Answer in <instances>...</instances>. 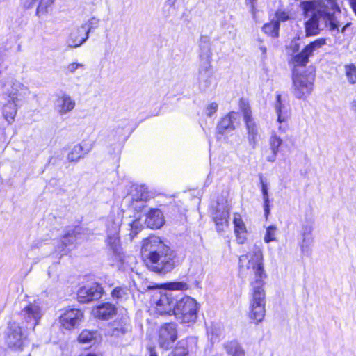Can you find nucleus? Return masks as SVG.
<instances>
[{"label":"nucleus","instance_id":"f257e3e1","mask_svg":"<svg viewBox=\"0 0 356 356\" xmlns=\"http://www.w3.org/2000/svg\"><path fill=\"white\" fill-rule=\"evenodd\" d=\"M141 250L145 264L151 271L166 274L175 268L176 253L159 236H150L145 239Z\"/></svg>","mask_w":356,"mask_h":356},{"label":"nucleus","instance_id":"f03ea898","mask_svg":"<svg viewBox=\"0 0 356 356\" xmlns=\"http://www.w3.org/2000/svg\"><path fill=\"white\" fill-rule=\"evenodd\" d=\"M0 88L6 102L3 104L2 114L8 124H12L17 113L19 102L30 94L29 88L13 76L0 81Z\"/></svg>","mask_w":356,"mask_h":356},{"label":"nucleus","instance_id":"7ed1b4c3","mask_svg":"<svg viewBox=\"0 0 356 356\" xmlns=\"http://www.w3.org/2000/svg\"><path fill=\"white\" fill-rule=\"evenodd\" d=\"M239 274L242 277L253 275L251 280L252 286H264V279L266 277L263 264V255L261 250L257 247L239 257Z\"/></svg>","mask_w":356,"mask_h":356},{"label":"nucleus","instance_id":"20e7f679","mask_svg":"<svg viewBox=\"0 0 356 356\" xmlns=\"http://www.w3.org/2000/svg\"><path fill=\"white\" fill-rule=\"evenodd\" d=\"M337 13V11H324L323 9L320 8L315 14H312L309 19L305 22L306 35H316L324 28H328L330 31L339 32Z\"/></svg>","mask_w":356,"mask_h":356},{"label":"nucleus","instance_id":"39448f33","mask_svg":"<svg viewBox=\"0 0 356 356\" xmlns=\"http://www.w3.org/2000/svg\"><path fill=\"white\" fill-rule=\"evenodd\" d=\"M122 222V213L120 211L111 212L106 221V243L113 253L120 256L121 246L120 244L119 232Z\"/></svg>","mask_w":356,"mask_h":356},{"label":"nucleus","instance_id":"423d86ee","mask_svg":"<svg viewBox=\"0 0 356 356\" xmlns=\"http://www.w3.org/2000/svg\"><path fill=\"white\" fill-rule=\"evenodd\" d=\"M197 302L190 296L176 300L172 314L181 323H193L197 319Z\"/></svg>","mask_w":356,"mask_h":356},{"label":"nucleus","instance_id":"0eeeda50","mask_svg":"<svg viewBox=\"0 0 356 356\" xmlns=\"http://www.w3.org/2000/svg\"><path fill=\"white\" fill-rule=\"evenodd\" d=\"M292 92L299 99H305L312 92L315 76L312 72L302 73L293 70Z\"/></svg>","mask_w":356,"mask_h":356},{"label":"nucleus","instance_id":"6e6552de","mask_svg":"<svg viewBox=\"0 0 356 356\" xmlns=\"http://www.w3.org/2000/svg\"><path fill=\"white\" fill-rule=\"evenodd\" d=\"M177 295L170 290L157 291L153 296V302L156 312L161 314H172L176 304Z\"/></svg>","mask_w":356,"mask_h":356},{"label":"nucleus","instance_id":"1a4fd4ad","mask_svg":"<svg viewBox=\"0 0 356 356\" xmlns=\"http://www.w3.org/2000/svg\"><path fill=\"white\" fill-rule=\"evenodd\" d=\"M252 287V299L250 304V318L257 323L263 321L265 316V291L264 286Z\"/></svg>","mask_w":356,"mask_h":356},{"label":"nucleus","instance_id":"9d476101","mask_svg":"<svg viewBox=\"0 0 356 356\" xmlns=\"http://www.w3.org/2000/svg\"><path fill=\"white\" fill-rule=\"evenodd\" d=\"M325 44L323 38L316 39L306 45L299 53L296 54L292 58L293 70L300 72V67H305L309 63V58L314 55V52Z\"/></svg>","mask_w":356,"mask_h":356},{"label":"nucleus","instance_id":"9b49d317","mask_svg":"<svg viewBox=\"0 0 356 356\" xmlns=\"http://www.w3.org/2000/svg\"><path fill=\"white\" fill-rule=\"evenodd\" d=\"M325 44L323 38L316 39L306 45L299 53L296 54L292 58L293 70L300 72V67H305L309 63V58L314 55V52Z\"/></svg>","mask_w":356,"mask_h":356},{"label":"nucleus","instance_id":"f8f14e48","mask_svg":"<svg viewBox=\"0 0 356 356\" xmlns=\"http://www.w3.org/2000/svg\"><path fill=\"white\" fill-rule=\"evenodd\" d=\"M177 339V330L175 323H165L160 327L158 342L161 348L166 350L172 348Z\"/></svg>","mask_w":356,"mask_h":356},{"label":"nucleus","instance_id":"ddd939ff","mask_svg":"<svg viewBox=\"0 0 356 356\" xmlns=\"http://www.w3.org/2000/svg\"><path fill=\"white\" fill-rule=\"evenodd\" d=\"M200 67V74L207 72L211 67V42L208 36L201 35L199 41Z\"/></svg>","mask_w":356,"mask_h":356},{"label":"nucleus","instance_id":"4468645a","mask_svg":"<svg viewBox=\"0 0 356 356\" xmlns=\"http://www.w3.org/2000/svg\"><path fill=\"white\" fill-rule=\"evenodd\" d=\"M131 331V325L129 318L127 316H122L110 323L107 333L111 337L121 338L129 334Z\"/></svg>","mask_w":356,"mask_h":356},{"label":"nucleus","instance_id":"2eb2a0df","mask_svg":"<svg viewBox=\"0 0 356 356\" xmlns=\"http://www.w3.org/2000/svg\"><path fill=\"white\" fill-rule=\"evenodd\" d=\"M24 320L30 324V328L34 330L42 316L40 304L38 301L29 303L20 312Z\"/></svg>","mask_w":356,"mask_h":356},{"label":"nucleus","instance_id":"dca6fc26","mask_svg":"<svg viewBox=\"0 0 356 356\" xmlns=\"http://www.w3.org/2000/svg\"><path fill=\"white\" fill-rule=\"evenodd\" d=\"M103 289L99 284L92 283L81 287L77 296L79 302L86 303L100 298Z\"/></svg>","mask_w":356,"mask_h":356},{"label":"nucleus","instance_id":"f3484780","mask_svg":"<svg viewBox=\"0 0 356 356\" xmlns=\"http://www.w3.org/2000/svg\"><path fill=\"white\" fill-rule=\"evenodd\" d=\"M82 317L83 313L81 310L70 308L60 314L59 321L65 329L70 330L79 324Z\"/></svg>","mask_w":356,"mask_h":356},{"label":"nucleus","instance_id":"a211bd4d","mask_svg":"<svg viewBox=\"0 0 356 356\" xmlns=\"http://www.w3.org/2000/svg\"><path fill=\"white\" fill-rule=\"evenodd\" d=\"M23 334L21 327L16 323L9 324V331L7 337V343L11 348L22 350Z\"/></svg>","mask_w":356,"mask_h":356},{"label":"nucleus","instance_id":"6ab92c4d","mask_svg":"<svg viewBox=\"0 0 356 356\" xmlns=\"http://www.w3.org/2000/svg\"><path fill=\"white\" fill-rule=\"evenodd\" d=\"M313 227L311 224H304L301 229L302 241L300 243L301 252L304 256L310 257L312 254V245L314 242L312 236Z\"/></svg>","mask_w":356,"mask_h":356},{"label":"nucleus","instance_id":"aec40b11","mask_svg":"<svg viewBox=\"0 0 356 356\" xmlns=\"http://www.w3.org/2000/svg\"><path fill=\"white\" fill-rule=\"evenodd\" d=\"M244 122L247 131L248 143L253 149H254L258 142L257 138L259 136V126L252 117L245 119Z\"/></svg>","mask_w":356,"mask_h":356},{"label":"nucleus","instance_id":"412c9836","mask_svg":"<svg viewBox=\"0 0 356 356\" xmlns=\"http://www.w3.org/2000/svg\"><path fill=\"white\" fill-rule=\"evenodd\" d=\"M85 231L87 230L79 226L69 229L63 237L61 241L62 249L58 250L59 252L61 253L63 252L62 254H65V252L64 248L72 245L77 239L81 238L80 236L81 234H85Z\"/></svg>","mask_w":356,"mask_h":356},{"label":"nucleus","instance_id":"4be33fe9","mask_svg":"<svg viewBox=\"0 0 356 356\" xmlns=\"http://www.w3.org/2000/svg\"><path fill=\"white\" fill-rule=\"evenodd\" d=\"M116 307L110 302L102 303L92 309V314L95 318L107 320L116 314Z\"/></svg>","mask_w":356,"mask_h":356},{"label":"nucleus","instance_id":"5701e85b","mask_svg":"<svg viewBox=\"0 0 356 356\" xmlns=\"http://www.w3.org/2000/svg\"><path fill=\"white\" fill-rule=\"evenodd\" d=\"M239 113L231 111L221 119L217 125V131L220 134H224L226 131L234 130V123L238 120Z\"/></svg>","mask_w":356,"mask_h":356},{"label":"nucleus","instance_id":"b1692460","mask_svg":"<svg viewBox=\"0 0 356 356\" xmlns=\"http://www.w3.org/2000/svg\"><path fill=\"white\" fill-rule=\"evenodd\" d=\"M164 216L159 209H151L146 215L145 223L152 229H158L164 224Z\"/></svg>","mask_w":356,"mask_h":356},{"label":"nucleus","instance_id":"393cba45","mask_svg":"<svg viewBox=\"0 0 356 356\" xmlns=\"http://www.w3.org/2000/svg\"><path fill=\"white\" fill-rule=\"evenodd\" d=\"M75 106V101L69 95L63 94L56 99L55 109L60 115H65L72 111Z\"/></svg>","mask_w":356,"mask_h":356},{"label":"nucleus","instance_id":"a878e982","mask_svg":"<svg viewBox=\"0 0 356 356\" xmlns=\"http://www.w3.org/2000/svg\"><path fill=\"white\" fill-rule=\"evenodd\" d=\"M88 36L86 29L81 25L70 33L68 44L71 47H78L88 40Z\"/></svg>","mask_w":356,"mask_h":356},{"label":"nucleus","instance_id":"bb28decb","mask_svg":"<svg viewBox=\"0 0 356 356\" xmlns=\"http://www.w3.org/2000/svg\"><path fill=\"white\" fill-rule=\"evenodd\" d=\"M223 350L227 356H245V351L237 340H231L222 344Z\"/></svg>","mask_w":356,"mask_h":356},{"label":"nucleus","instance_id":"cd10ccee","mask_svg":"<svg viewBox=\"0 0 356 356\" xmlns=\"http://www.w3.org/2000/svg\"><path fill=\"white\" fill-rule=\"evenodd\" d=\"M282 143V139L276 134L273 133L271 134L269 138V146L271 154L266 157V160L268 162L273 163L276 161L277 156L279 152V149Z\"/></svg>","mask_w":356,"mask_h":356},{"label":"nucleus","instance_id":"c85d7f7f","mask_svg":"<svg viewBox=\"0 0 356 356\" xmlns=\"http://www.w3.org/2000/svg\"><path fill=\"white\" fill-rule=\"evenodd\" d=\"M301 7L304 11L305 17L308 15L309 12H313V14H315L317 10L320 8L324 10V11H330V8L326 6L325 5L321 3L318 1H305L301 3Z\"/></svg>","mask_w":356,"mask_h":356},{"label":"nucleus","instance_id":"c756f323","mask_svg":"<svg viewBox=\"0 0 356 356\" xmlns=\"http://www.w3.org/2000/svg\"><path fill=\"white\" fill-rule=\"evenodd\" d=\"M233 223L234 225V232L238 243H243L246 233V227L239 213H234Z\"/></svg>","mask_w":356,"mask_h":356},{"label":"nucleus","instance_id":"7c9ffc66","mask_svg":"<svg viewBox=\"0 0 356 356\" xmlns=\"http://www.w3.org/2000/svg\"><path fill=\"white\" fill-rule=\"evenodd\" d=\"M275 108L277 115V122L280 124L285 122L289 117V115L286 106L282 103L281 95L278 94L276 96Z\"/></svg>","mask_w":356,"mask_h":356},{"label":"nucleus","instance_id":"2f4dec72","mask_svg":"<svg viewBox=\"0 0 356 356\" xmlns=\"http://www.w3.org/2000/svg\"><path fill=\"white\" fill-rule=\"evenodd\" d=\"M130 289L127 286H118L115 287L112 292L111 296L113 300L118 302H123L129 298Z\"/></svg>","mask_w":356,"mask_h":356},{"label":"nucleus","instance_id":"473e14b6","mask_svg":"<svg viewBox=\"0 0 356 356\" xmlns=\"http://www.w3.org/2000/svg\"><path fill=\"white\" fill-rule=\"evenodd\" d=\"M213 218L218 232L222 231L228 225L229 213L227 211H216Z\"/></svg>","mask_w":356,"mask_h":356},{"label":"nucleus","instance_id":"72a5a7b5","mask_svg":"<svg viewBox=\"0 0 356 356\" xmlns=\"http://www.w3.org/2000/svg\"><path fill=\"white\" fill-rule=\"evenodd\" d=\"M149 197L147 188L144 186H136L130 194L131 201L147 200Z\"/></svg>","mask_w":356,"mask_h":356},{"label":"nucleus","instance_id":"f704fd0d","mask_svg":"<svg viewBox=\"0 0 356 356\" xmlns=\"http://www.w3.org/2000/svg\"><path fill=\"white\" fill-rule=\"evenodd\" d=\"M279 29H280V22L277 21L272 22L270 23H268L264 25L262 30L263 31L273 37L277 38L279 34Z\"/></svg>","mask_w":356,"mask_h":356},{"label":"nucleus","instance_id":"c9c22d12","mask_svg":"<svg viewBox=\"0 0 356 356\" xmlns=\"http://www.w3.org/2000/svg\"><path fill=\"white\" fill-rule=\"evenodd\" d=\"M187 341L182 339L179 341L174 350L168 356H188Z\"/></svg>","mask_w":356,"mask_h":356},{"label":"nucleus","instance_id":"e433bc0d","mask_svg":"<svg viewBox=\"0 0 356 356\" xmlns=\"http://www.w3.org/2000/svg\"><path fill=\"white\" fill-rule=\"evenodd\" d=\"M85 147L83 145H75L72 151L67 155V160L70 162L78 161L83 156V152Z\"/></svg>","mask_w":356,"mask_h":356},{"label":"nucleus","instance_id":"4c0bfd02","mask_svg":"<svg viewBox=\"0 0 356 356\" xmlns=\"http://www.w3.org/2000/svg\"><path fill=\"white\" fill-rule=\"evenodd\" d=\"M344 72L348 83L355 84L356 83V66L353 63L346 64Z\"/></svg>","mask_w":356,"mask_h":356},{"label":"nucleus","instance_id":"58836bf2","mask_svg":"<svg viewBox=\"0 0 356 356\" xmlns=\"http://www.w3.org/2000/svg\"><path fill=\"white\" fill-rule=\"evenodd\" d=\"M260 182L261 184V191H262L263 200H264V212H265V215L267 216L270 213V204H269L268 188H267L266 184L264 182L261 175H260Z\"/></svg>","mask_w":356,"mask_h":356},{"label":"nucleus","instance_id":"ea45409f","mask_svg":"<svg viewBox=\"0 0 356 356\" xmlns=\"http://www.w3.org/2000/svg\"><path fill=\"white\" fill-rule=\"evenodd\" d=\"M143 227V224L141 223L139 218H136L131 223H130V240H132L138 233L142 230Z\"/></svg>","mask_w":356,"mask_h":356},{"label":"nucleus","instance_id":"a19ab883","mask_svg":"<svg viewBox=\"0 0 356 356\" xmlns=\"http://www.w3.org/2000/svg\"><path fill=\"white\" fill-rule=\"evenodd\" d=\"M167 289L170 290L172 292L174 291H186L188 289V285L185 282H173L166 284Z\"/></svg>","mask_w":356,"mask_h":356},{"label":"nucleus","instance_id":"79ce46f5","mask_svg":"<svg viewBox=\"0 0 356 356\" xmlns=\"http://www.w3.org/2000/svg\"><path fill=\"white\" fill-rule=\"evenodd\" d=\"M239 107L243 112L244 120L252 117L250 106L246 100L241 99L239 101Z\"/></svg>","mask_w":356,"mask_h":356},{"label":"nucleus","instance_id":"37998d69","mask_svg":"<svg viewBox=\"0 0 356 356\" xmlns=\"http://www.w3.org/2000/svg\"><path fill=\"white\" fill-rule=\"evenodd\" d=\"M99 19L95 17L90 18L86 22L81 25L86 29V32L89 34L92 29H96L99 26Z\"/></svg>","mask_w":356,"mask_h":356},{"label":"nucleus","instance_id":"c03bdc74","mask_svg":"<svg viewBox=\"0 0 356 356\" xmlns=\"http://www.w3.org/2000/svg\"><path fill=\"white\" fill-rule=\"evenodd\" d=\"M275 231L276 227L273 225H270L266 229V234L264 236L265 242L269 243L275 240Z\"/></svg>","mask_w":356,"mask_h":356},{"label":"nucleus","instance_id":"a18cd8bd","mask_svg":"<svg viewBox=\"0 0 356 356\" xmlns=\"http://www.w3.org/2000/svg\"><path fill=\"white\" fill-rule=\"evenodd\" d=\"M320 1L321 3L325 5L326 6L330 8L332 11H337L338 14L341 13V9L337 2L334 0H317Z\"/></svg>","mask_w":356,"mask_h":356},{"label":"nucleus","instance_id":"49530a36","mask_svg":"<svg viewBox=\"0 0 356 356\" xmlns=\"http://www.w3.org/2000/svg\"><path fill=\"white\" fill-rule=\"evenodd\" d=\"M94 338V333L88 330L83 331L79 337V341L81 343H88Z\"/></svg>","mask_w":356,"mask_h":356},{"label":"nucleus","instance_id":"de8ad7c7","mask_svg":"<svg viewBox=\"0 0 356 356\" xmlns=\"http://www.w3.org/2000/svg\"><path fill=\"white\" fill-rule=\"evenodd\" d=\"M84 65L79 63H72L65 67V74H73L79 67H83Z\"/></svg>","mask_w":356,"mask_h":356},{"label":"nucleus","instance_id":"09e8293b","mask_svg":"<svg viewBox=\"0 0 356 356\" xmlns=\"http://www.w3.org/2000/svg\"><path fill=\"white\" fill-rule=\"evenodd\" d=\"M147 200L131 201V206L137 211H141L146 207Z\"/></svg>","mask_w":356,"mask_h":356},{"label":"nucleus","instance_id":"8fccbe9b","mask_svg":"<svg viewBox=\"0 0 356 356\" xmlns=\"http://www.w3.org/2000/svg\"><path fill=\"white\" fill-rule=\"evenodd\" d=\"M218 104L216 102L209 104L206 108V114L207 116L211 117L218 110Z\"/></svg>","mask_w":356,"mask_h":356},{"label":"nucleus","instance_id":"3c124183","mask_svg":"<svg viewBox=\"0 0 356 356\" xmlns=\"http://www.w3.org/2000/svg\"><path fill=\"white\" fill-rule=\"evenodd\" d=\"M211 341H216L217 340L222 334V330L220 328L218 327H212L211 330Z\"/></svg>","mask_w":356,"mask_h":356},{"label":"nucleus","instance_id":"603ef678","mask_svg":"<svg viewBox=\"0 0 356 356\" xmlns=\"http://www.w3.org/2000/svg\"><path fill=\"white\" fill-rule=\"evenodd\" d=\"M276 17L277 19V22L280 21L285 22L289 19V14L284 11H277L276 13Z\"/></svg>","mask_w":356,"mask_h":356},{"label":"nucleus","instance_id":"864d4df0","mask_svg":"<svg viewBox=\"0 0 356 356\" xmlns=\"http://www.w3.org/2000/svg\"><path fill=\"white\" fill-rule=\"evenodd\" d=\"M80 145H83L85 147V149L83 152V155L90 152L92 150V147H93L92 143H86V142H83Z\"/></svg>","mask_w":356,"mask_h":356},{"label":"nucleus","instance_id":"5fc2aeb1","mask_svg":"<svg viewBox=\"0 0 356 356\" xmlns=\"http://www.w3.org/2000/svg\"><path fill=\"white\" fill-rule=\"evenodd\" d=\"M257 0H246V2L248 4L250 5L251 7V11L252 13H254L255 11V2Z\"/></svg>","mask_w":356,"mask_h":356},{"label":"nucleus","instance_id":"6e6d98bb","mask_svg":"<svg viewBox=\"0 0 356 356\" xmlns=\"http://www.w3.org/2000/svg\"><path fill=\"white\" fill-rule=\"evenodd\" d=\"M350 108L356 115V99H353L350 102Z\"/></svg>","mask_w":356,"mask_h":356},{"label":"nucleus","instance_id":"4d7b16f0","mask_svg":"<svg viewBox=\"0 0 356 356\" xmlns=\"http://www.w3.org/2000/svg\"><path fill=\"white\" fill-rule=\"evenodd\" d=\"M291 46L293 49V54L298 51V50H299V44L298 43H297L296 42H292Z\"/></svg>","mask_w":356,"mask_h":356},{"label":"nucleus","instance_id":"13d9d810","mask_svg":"<svg viewBox=\"0 0 356 356\" xmlns=\"http://www.w3.org/2000/svg\"><path fill=\"white\" fill-rule=\"evenodd\" d=\"M351 8L353 9V13L356 15V0H348Z\"/></svg>","mask_w":356,"mask_h":356},{"label":"nucleus","instance_id":"bf43d9fd","mask_svg":"<svg viewBox=\"0 0 356 356\" xmlns=\"http://www.w3.org/2000/svg\"><path fill=\"white\" fill-rule=\"evenodd\" d=\"M177 0H166L165 4L169 7H172L175 6Z\"/></svg>","mask_w":356,"mask_h":356},{"label":"nucleus","instance_id":"052dcab7","mask_svg":"<svg viewBox=\"0 0 356 356\" xmlns=\"http://www.w3.org/2000/svg\"><path fill=\"white\" fill-rule=\"evenodd\" d=\"M288 127L286 125H280L278 129L282 133H285L287 130Z\"/></svg>","mask_w":356,"mask_h":356},{"label":"nucleus","instance_id":"680f3d73","mask_svg":"<svg viewBox=\"0 0 356 356\" xmlns=\"http://www.w3.org/2000/svg\"><path fill=\"white\" fill-rule=\"evenodd\" d=\"M149 356H158L156 353L153 348H150V355Z\"/></svg>","mask_w":356,"mask_h":356},{"label":"nucleus","instance_id":"e2e57ef3","mask_svg":"<svg viewBox=\"0 0 356 356\" xmlns=\"http://www.w3.org/2000/svg\"><path fill=\"white\" fill-rule=\"evenodd\" d=\"M80 356H102L101 355L95 354V353H88L86 355H81Z\"/></svg>","mask_w":356,"mask_h":356},{"label":"nucleus","instance_id":"0e129e2a","mask_svg":"<svg viewBox=\"0 0 356 356\" xmlns=\"http://www.w3.org/2000/svg\"><path fill=\"white\" fill-rule=\"evenodd\" d=\"M348 26H349V24H347L346 25H345V26L341 29V33H344V32H345V31H346V28H347Z\"/></svg>","mask_w":356,"mask_h":356}]
</instances>
